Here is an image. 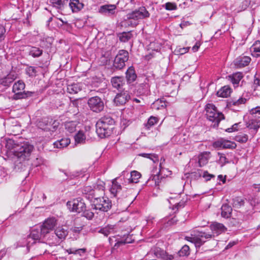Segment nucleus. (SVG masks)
I'll use <instances>...</instances> for the list:
<instances>
[{"label":"nucleus","instance_id":"obj_1","mask_svg":"<svg viewBox=\"0 0 260 260\" xmlns=\"http://www.w3.org/2000/svg\"><path fill=\"white\" fill-rule=\"evenodd\" d=\"M114 123V120L109 115L102 117L96 124V132L98 136L101 138L109 136Z\"/></svg>","mask_w":260,"mask_h":260},{"label":"nucleus","instance_id":"obj_2","mask_svg":"<svg viewBox=\"0 0 260 260\" xmlns=\"http://www.w3.org/2000/svg\"><path fill=\"white\" fill-rule=\"evenodd\" d=\"M214 235L207 233L204 232H195L190 237H186L185 239L193 243L196 247H200L207 240L214 237Z\"/></svg>","mask_w":260,"mask_h":260},{"label":"nucleus","instance_id":"obj_3","mask_svg":"<svg viewBox=\"0 0 260 260\" xmlns=\"http://www.w3.org/2000/svg\"><path fill=\"white\" fill-rule=\"evenodd\" d=\"M34 149V146L28 143H24L16 147L14 155L20 161L28 159Z\"/></svg>","mask_w":260,"mask_h":260},{"label":"nucleus","instance_id":"obj_4","mask_svg":"<svg viewBox=\"0 0 260 260\" xmlns=\"http://www.w3.org/2000/svg\"><path fill=\"white\" fill-rule=\"evenodd\" d=\"M24 88L25 84L23 81L19 80L15 83L12 89L13 92L15 93L13 99L15 100L24 99L31 96L34 94V92H33L23 91Z\"/></svg>","mask_w":260,"mask_h":260},{"label":"nucleus","instance_id":"obj_5","mask_svg":"<svg viewBox=\"0 0 260 260\" xmlns=\"http://www.w3.org/2000/svg\"><path fill=\"white\" fill-rule=\"evenodd\" d=\"M129 54L127 51L120 50L115 57L113 68L114 70H121L125 66V62L128 60Z\"/></svg>","mask_w":260,"mask_h":260},{"label":"nucleus","instance_id":"obj_6","mask_svg":"<svg viewBox=\"0 0 260 260\" xmlns=\"http://www.w3.org/2000/svg\"><path fill=\"white\" fill-rule=\"evenodd\" d=\"M87 103L90 109L95 113H100L104 108L103 102L102 99L98 96L89 98Z\"/></svg>","mask_w":260,"mask_h":260},{"label":"nucleus","instance_id":"obj_7","mask_svg":"<svg viewBox=\"0 0 260 260\" xmlns=\"http://www.w3.org/2000/svg\"><path fill=\"white\" fill-rule=\"evenodd\" d=\"M94 208L102 211L107 212L111 207V201L107 197H102L93 201Z\"/></svg>","mask_w":260,"mask_h":260},{"label":"nucleus","instance_id":"obj_8","mask_svg":"<svg viewBox=\"0 0 260 260\" xmlns=\"http://www.w3.org/2000/svg\"><path fill=\"white\" fill-rule=\"evenodd\" d=\"M67 206L71 211L79 213L82 212L86 208L85 204L82 200L79 199L68 201L67 203Z\"/></svg>","mask_w":260,"mask_h":260},{"label":"nucleus","instance_id":"obj_9","mask_svg":"<svg viewBox=\"0 0 260 260\" xmlns=\"http://www.w3.org/2000/svg\"><path fill=\"white\" fill-rule=\"evenodd\" d=\"M149 13L145 7H141L127 15V18L129 20H137L149 17Z\"/></svg>","mask_w":260,"mask_h":260},{"label":"nucleus","instance_id":"obj_10","mask_svg":"<svg viewBox=\"0 0 260 260\" xmlns=\"http://www.w3.org/2000/svg\"><path fill=\"white\" fill-rule=\"evenodd\" d=\"M57 225V220L54 217L48 218L46 219L43 224L41 225L40 228L42 229V231L43 234H49L50 231L53 230L54 227Z\"/></svg>","mask_w":260,"mask_h":260},{"label":"nucleus","instance_id":"obj_11","mask_svg":"<svg viewBox=\"0 0 260 260\" xmlns=\"http://www.w3.org/2000/svg\"><path fill=\"white\" fill-rule=\"evenodd\" d=\"M84 105L85 103L83 102L81 99L71 101L69 105L68 112L78 114L82 112L81 109Z\"/></svg>","mask_w":260,"mask_h":260},{"label":"nucleus","instance_id":"obj_12","mask_svg":"<svg viewBox=\"0 0 260 260\" xmlns=\"http://www.w3.org/2000/svg\"><path fill=\"white\" fill-rule=\"evenodd\" d=\"M130 99V95L126 90H122L117 93L114 99V102L116 105H122Z\"/></svg>","mask_w":260,"mask_h":260},{"label":"nucleus","instance_id":"obj_13","mask_svg":"<svg viewBox=\"0 0 260 260\" xmlns=\"http://www.w3.org/2000/svg\"><path fill=\"white\" fill-rule=\"evenodd\" d=\"M153 253L156 257L163 260H172L174 258L172 255L168 254L165 251L158 247L154 248Z\"/></svg>","mask_w":260,"mask_h":260},{"label":"nucleus","instance_id":"obj_14","mask_svg":"<svg viewBox=\"0 0 260 260\" xmlns=\"http://www.w3.org/2000/svg\"><path fill=\"white\" fill-rule=\"evenodd\" d=\"M116 6L115 5H105L102 6L99 10L100 13L107 16H111L115 14Z\"/></svg>","mask_w":260,"mask_h":260},{"label":"nucleus","instance_id":"obj_15","mask_svg":"<svg viewBox=\"0 0 260 260\" xmlns=\"http://www.w3.org/2000/svg\"><path fill=\"white\" fill-rule=\"evenodd\" d=\"M250 61L251 58L249 56H239L235 60L234 64L237 68H241L247 66Z\"/></svg>","mask_w":260,"mask_h":260},{"label":"nucleus","instance_id":"obj_16","mask_svg":"<svg viewBox=\"0 0 260 260\" xmlns=\"http://www.w3.org/2000/svg\"><path fill=\"white\" fill-rule=\"evenodd\" d=\"M210 228L212 233L217 235L220 234L226 231V228L223 224L217 222L212 223Z\"/></svg>","mask_w":260,"mask_h":260},{"label":"nucleus","instance_id":"obj_17","mask_svg":"<svg viewBox=\"0 0 260 260\" xmlns=\"http://www.w3.org/2000/svg\"><path fill=\"white\" fill-rule=\"evenodd\" d=\"M243 77V75L242 73L237 72L231 75L228 76V78L229 80L233 83L234 86H238L240 81Z\"/></svg>","mask_w":260,"mask_h":260},{"label":"nucleus","instance_id":"obj_18","mask_svg":"<svg viewBox=\"0 0 260 260\" xmlns=\"http://www.w3.org/2000/svg\"><path fill=\"white\" fill-rule=\"evenodd\" d=\"M45 236V234H43L41 228L40 229H34L29 235L28 239H32L34 240H39Z\"/></svg>","mask_w":260,"mask_h":260},{"label":"nucleus","instance_id":"obj_19","mask_svg":"<svg viewBox=\"0 0 260 260\" xmlns=\"http://www.w3.org/2000/svg\"><path fill=\"white\" fill-rule=\"evenodd\" d=\"M69 6L73 12H78L84 7V4L79 0H70Z\"/></svg>","mask_w":260,"mask_h":260},{"label":"nucleus","instance_id":"obj_20","mask_svg":"<svg viewBox=\"0 0 260 260\" xmlns=\"http://www.w3.org/2000/svg\"><path fill=\"white\" fill-rule=\"evenodd\" d=\"M210 152L205 151L199 154L198 156V163L199 167H202L208 163L210 157Z\"/></svg>","mask_w":260,"mask_h":260},{"label":"nucleus","instance_id":"obj_21","mask_svg":"<svg viewBox=\"0 0 260 260\" xmlns=\"http://www.w3.org/2000/svg\"><path fill=\"white\" fill-rule=\"evenodd\" d=\"M16 77L15 75L10 74L6 77L2 78L0 80V84L5 87H9L11 84L15 80Z\"/></svg>","mask_w":260,"mask_h":260},{"label":"nucleus","instance_id":"obj_22","mask_svg":"<svg viewBox=\"0 0 260 260\" xmlns=\"http://www.w3.org/2000/svg\"><path fill=\"white\" fill-rule=\"evenodd\" d=\"M27 49L28 54L34 58L39 57L43 54V50L36 47L29 46Z\"/></svg>","mask_w":260,"mask_h":260},{"label":"nucleus","instance_id":"obj_23","mask_svg":"<svg viewBox=\"0 0 260 260\" xmlns=\"http://www.w3.org/2000/svg\"><path fill=\"white\" fill-rule=\"evenodd\" d=\"M251 55L255 57L260 56V41H255L250 48Z\"/></svg>","mask_w":260,"mask_h":260},{"label":"nucleus","instance_id":"obj_24","mask_svg":"<svg viewBox=\"0 0 260 260\" xmlns=\"http://www.w3.org/2000/svg\"><path fill=\"white\" fill-rule=\"evenodd\" d=\"M221 216L225 218H228L231 217L232 211V208L229 205L225 204H223L221 208Z\"/></svg>","mask_w":260,"mask_h":260},{"label":"nucleus","instance_id":"obj_25","mask_svg":"<svg viewBox=\"0 0 260 260\" xmlns=\"http://www.w3.org/2000/svg\"><path fill=\"white\" fill-rule=\"evenodd\" d=\"M83 193L85 194L87 199L93 202L94 196V188L90 186H85L83 190Z\"/></svg>","mask_w":260,"mask_h":260},{"label":"nucleus","instance_id":"obj_26","mask_svg":"<svg viewBox=\"0 0 260 260\" xmlns=\"http://www.w3.org/2000/svg\"><path fill=\"white\" fill-rule=\"evenodd\" d=\"M207 118L209 120L214 122V127L218 126L220 121L224 119V115H209Z\"/></svg>","mask_w":260,"mask_h":260},{"label":"nucleus","instance_id":"obj_27","mask_svg":"<svg viewBox=\"0 0 260 260\" xmlns=\"http://www.w3.org/2000/svg\"><path fill=\"white\" fill-rule=\"evenodd\" d=\"M126 77L129 83H132L136 80L137 75L135 73L134 68L133 67H129L127 70L126 72Z\"/></svg>","mask_w":260,"mask_h":260},{"label":"nucleus","instance_id":"obj_28","mask_svg":"<svg viewBox=\"0 0 260 260\" xmlns=\"http://www.w3.org/2000/svg\"><path fill=\"white\" fill-rule=\"evenodd\" d=\"M231 92V88L228 86L222 87L217 92V95L222 98H227Z\"/></svg>","mask_w":260,"mask_h":260},{"label":"nucleus","instance_id":"obj_29","mask_svg":"<svg viewBox=\"0 0 260 260\" xmlns=\"http://www.w3.org/2000/svg\"><path fill=\"white\" fill-rule=\"evenodd\" d=\"M82 88L79 83H74L68 85L67 86V91L71 94H76L81 91Z\"/></svg>","mask_w":260,"mask_h":260},{"label":"nucleus","instance_id":"obj_30","mask_svg":"<svg viewBox=\"0 0 260 260\" xmlns=\"http://www.w3.org/2000/svg\"><path fill=\"white\" fill-rule=\"evenodd\" d=\"M111 83L113 87L119 90L123 85V78L121 77H113L111 79Z\"/></svg>","mask_w":260,"mask_h":260},{"label":"nucleus","instance_id":"obj_31","mask_svg":"<svg viewBox=\"0 0 260 260\" xmlns=\"http://www.w3.org/2000/svg\"><path fill=\"white\" fill-rule=\"evenodd\" d=\"M121 190V185L117 183L116 179L112 181V184L110 188V191L114 197H116L117 194Z\"/></svg>","mask_w":260,"mask_h":260},{"label":"nucleus","instance_id":"obj_32","mask_svg":"<svg viewBox=\"0 0 260 260\" xmlns=\"http://www.w3.org/2000/svg\"><path fill=\"white\" fill-rule=\"evenodd\" d=\"M94 196L93 200L102 198L103 195L104 194V187L102 185H98L94 187Z\"/></svg>","mask_w":260,"mask_h":260},{"label":"nucleus","instance_id":"obj_33","mask_svg":"<svg viewBox=\"0 0 260 260\" xmlns=\"http://www.w3.org/2000/svg\"><path fill=\"white\" fill-rule=\"evenodd\" d=\"M166 107L165 101L161 99H158L151 105V108L155 110L164 109Z\"/></svg>","mask_w":260,"mask_h":260},{"label":"nucleus","instance_id":"obj_34","mask_svg":"<svg viewBox=\"0 0 260 260\" xmlns=\"http://www.w3.org/2000/svg\"><path fill=\"white\" fill-rule=\"evenodd\" d=\"M70 143V140L68 138L61 139L59 141L54 142L53 145L54 147L58 148H62L67 147Z\"/></svg>","mask_w":260,"mask_h":260},{"label":"nucleus","instance_id":"obj_35","mask_svg":"<svg viewBox=\"0 0 260 260\" xmlns=\"http://www.w3.org/2000/svg\"><path fill=\"white\" fill-rule=\"evenodd\" d=\"M56 236L60 239H64L68 235L67 230L62 227H58L55 231Z\"/></svg>","mask_w":260,"mask_h":260},{"label":"nucleus","instance_id":"obj_36","mask_svg":"<svg viewBox=\"0 0 260 260\" xmlns=\"http://www.w3.org/2000/svg\"><path fill=\"white\" fill-rule=\"evenodd\" d=\"M133 37L131 31L123 32L118 34L119 40L122 42H128Z\"/></svg>","mask_w":260,"mask_h":260},{"label":"nucleus","instance_id":"obj_37","mask_svg":"<svg viewBox=\"0 0 260 260\" xmlns=\"http://www.w3.org/2000/svg\"><path fill=\"white\" fill-rule=\"evenodd\" d=\"M77 124V123L76 121L66 122L64 123L65 128L69 133H72L75 132Z\"/></svg>","mask_w":260,"mask_h":260},{"label":"nucleus","instance_id":"obj_38","mask_svg":"<svg viewBox=\"0 0 260 260\" xmlns=\"http://www.w3.org/2000/svg\"><path fill=\"white\" fill-rule=\"evenodd\" d=\"M141 176V174L137 171H133L131 172V177L128 179L129 182L135 183H138Z\"/></svg>","mask_w":260,"mask_h":260},{"label":"nucleus","instance_id":"obj_39","mask_svg":"<svg viewBox=\"0 0 260 260\" xmlns=\"http://www.w3.org/2000/svg\"><path fill=\"white\" fill-rule=\"evenodd\" d=\"M205 111L208 114H222L217 111V108L213 104H207L205 107Z\"/></svg>","mask_w":260,"mask_h":260},{"label":"nucleus","instance_id":"obj_40","mask_svg":"<svg viewBox=\"0 0 260 260\" xmlns=\"http://www.w3.org/2000/svg\"><path fill=\"white\" fill-rule=\"evenodd\" d=\"M115 229V226L112 225H108L101 229L99 233L103 234L105 236L107 237L109 234L113 233Z\"/></svg>","mask_w":260,"mask_h":260},{"label":"nucleus","instance_id":"obj_41","mask_svg":"<svg viewBox=\"0 0 260 260\" xmlns=\"http://www.w3.org/2000/svg\"><path fill=\"white\" fill-rule=\"evenodd\" d=\"M247 127L250 129H253L256 131L260 127V121L256 120H251L246 123Z\"/></svg>","mask_w":260,"mask_h":260},{"label":"nucleus","instance_id":"obj_42","mask_svg":"<svg viewBox=\"0 0 260 260\" xmlns=\"http://www.w3.org/2000/svg\"><path fill=\"white\" fill-rule=\"evenodd\" d=\"M86 136L82 131H79L75 136V142L77 143H83L85 142Z\"/></svg>","mask_w":260,"mask_h":260},{"label":"nucleus","instance_id":"obj_43","mask_svg":"<svg viewBox=\"0 0 260 260\" xmlns=\"http://www.w3.org/2000/svg\"><path fill=\"white\" fill-rule=\"evenodd\" d=\"M49 2L54 7L61 8L68 3V0H49Z\"/></svg>","mask_w":260,"mask_h":260},{"label":"nucleus","instance_id":"obj_44","mask_svg":"<svg viewBox=\"0 0 260 260\" xmlns=\"http://www.w3.org/2000/svg\"><path fill=\"white\" fill-rule=\"evenodd\" d=\"M198 173L200 176H202V177L205 178L206 181L210 180L212 178H214L215 175L213 174H209L207 171H204L202 173V171L201 170H199L198 171Z\"/></svg>","mask_w":260,"mask_h":260},{"label":"nucleus","instance_id":"obj_45","mask_svg":"<svg viewBox=\"0 0 260 260\" xmlns=\"http://www.w3.org/2000/svg\"><path fill=\"white\" fill-rule=\"evenodd\" d=\"M19 145L15 144L14 141L12 140H9L7 141L6 147L7 149L9 150H13V152L15 150V149H16V147H18Z\"/></svg>","mask_w":260,"mask_h":260},{"label":"nucleus","instance_id":"obj_46","mask_svg":"<svg viewBox=\"0 0 260 260\" xmlns=\"http://www.w3.org/2000/svg\"><path fill=\"white\" fill-rule=\"evenodd\" d=\"M158 121L157 117L154 116H151L148 120L147 123L145 124V127L147 129H149L150 127L154 125Z\"/></svg>","mask_w":260,"mask_h":260},{"label":"nucleus","instance_id":"obj_47","mask_svg":"<svg viewBox=\"0 0 260 260\" xmlns=\"http://www.w3.org/2000/svg\"><path fill=\"white\" fill-rule=\"evenodd\" d=\"M146 86L145 84H141L137 87L136 93L137 95H143L146 92Z\"/></svg>","mask_w":260,"mask_h":260},{"label":"nucleus","instance_id":"obj_48","mask_svg":"<svg viewBox=\"0 0 260 260\" xmlns=\"http://www.w3.org/2000/svg\"><path fill=\"white\" fill-rule=\"evenodd\" d=\"M26 74L29 77H35L36 76L37 71L36 68L35 67L29 66L25 69Z\"/></svg>","mask_w":260,"mask_h":260},{"label":"nucleus","instance_id":"obj_49","mask_svg":"<svg viewBox=\"0 0 260 260\" xmlns=\"http://www.w3.org/2000/svg\"><path fill=\"white\" fill-rule=\"evenodd\" d=\"M139 155L144 157L148 158L153 160L154 162L158 160L157 155L154 154L143 153L139 154Z\"/></svg>","mask_w":260,"mask_h":260},{"label":"nucleus","instance_id":"obj_50","mask_svg":"<svg viewBox=\"0 0 260 260\" xmlns=\"http://www.w3.org/2000/svg\"><path fill=\"white\" fill-rule=\"evenodd\" d=\"M51 122V121H50L49 119H42L41 120H39L37 123L38 126L42 129H46V128L44 127L45 126L48 125Z\"/></svg>","mask_w":260,"mask_h":260},{"label":"nucleus","instance_id":"obj_51","mask_svg":"<svg viewBox=\"0 0 260 260\" xmlns=\"http://www.w3.org/2000/svg\"><path fill=\"white\" fill-rule=\"evenodd\" d=\"M178 254L180 256H187L189 254V247L188 246L185 245L179 251Z\"/></svg>","mask_w":260,"mask_h":260},{"label":"nucleus","instance_id":"obj_52","mask_svg":"<svg viewBox=\"0 0 260 260\" xmlns=\"http://www.w3.org/2000/svg\"><path fill=\"white\" fill-rule=\"evenodd\" d=\"M236 146L235 143L223 139L222 148H235Z\"/></svg>","mask_w":260,"mask_h":260},{"label":"nucleus","instance_id":"obj_53","mask_svg":"<svg viewBox=\"0 0 260 260\" xmlns=\"http://www.w3.org/2000/svg\"><path fill=\"white\" fill-rule=\"evenodd\" d=\"M248 136L246 134L237 135L235 137V140L240 143H246L248 140Z\"/></svg>","mask_w":260,"mask_h":260},{"label":"nucleus","instance_id":"obj_54","mask_svg":"<svg viewBox=\"0 0 260 260\" xmlns=\"http://www.w3.org/2000/svg\"><path fill=\"white\" fill-rule=\"evenodd\" d=\"M246 101V99L245 98H239L237 100H233L231 102H230L229 103V105L231 106L232 105L235 106V105H239L240 104H244Z\"/></svg>","mask_w":260,"mask_h":260},{"label":"nucleus","instance_id":"obj_55","mask_svg":"<svg viewBox=\"0 0 260 260\" xmlns=\"http://www.w3.org/2000/svg\"><path fill=\"white\" fill-rule=\"evenodd\" d=\"M82 213L83 216L88 219H91L94 216V213L89 210H86V208L84 211H82Z\"/></svg>","mask_w":260,"mask_h":260},{"label":"nucleus","instance_id":"obj_56","mask_svg":"<svg viewBox=\"0 0 260 260\" xmlns=\"http://www.w3.org/2000/svg\"><path fill=\"white\" fill-rule=\"evenodd\" d=\"M165 9L167 10H175L177 9V6L175 3H167L165 4Z\"/></svg>","mask_w":260,"mask_h":260},{"label":"nucleus","instance_id":"obj_57","mask_svg":"<svg viewBox=\"0 0 260 260\" xmlns=\"http://www.w3.org/2000/svg\"><path fill=\"white\" fill-rule=\"evenodd\" d=\"M218 155L219 156V163L221 164L222 166L229 162V161L227 160L226 157L224 156V154L219 152V153H218Z\"/></svg>","mask_w":260,"mask_h":260},{"label":"nucleus","instance_id":"obj_58","mask_svg":"<svg viewBox=\"0 0 260 260\" xmlns=\"http://www.w3.org/2000/svg\"><path fill=\"white\" fill-rule=\"evenodd\" d=\"M6 28L0 24V42L3 41L5 38Z\"/></svg>","mask_w":260,"mask_h":260},{"label":"nucleus","instance_id":"obj_59","mask_svg":"<svg viewBox=\"0 0 260 260\" xmlns=\"http://www.w3.org/2000/svg\"><path fill=\"white\" fill-rule=\"evenodd\" d=\"M150 181H153L155 185H159V176L158 175H154L151 177L147 181V182H150Z\"/></svg>","mask_w":260,"mask_h":260},{"label":"nucleus","instance_id":"obj_60","mask_svg":"<svg viewBox=\"0 0 260 260\" xmlns=\"http://www.w3.org/2000/svg\"><path fill=\"white\" fill-rule=\"evenodd\" d=\"M223 139H220L213 143V147L215 148H222Z\"/></svg>","mask_w":260,"mask_h":260},{"label":"nucleus","instance_id":"obj_61","mask_svg":"<svg viewBox=\"0 0 260 260\" xmlns=\"http://www.w3.org/2000/svg\"><path fill=\"white\" fill-rule=\"evenodd\" d=\"M131 243V241L129 240H128L127 238L125 239L124 240H120L118 241L117 243H115L114 247H119L121 245H124L126 243Z\"/></svg>","mask_w":260,"mask_h":260},{"label":"nucleus","instance_id":"obj_62","mask_svg":"<svg viewBox=\"0 0 260 260\" xmlns=\"http://www.w3.org/2000/svg\"><path fill=\"white\" fill-rule=\"evenodd\" d=\"M86 251V248H80L75 250V254H78L82 256L83 254L85 253Z\"/></svg>","mask_w":260,"mask_h":260},{"label":"nucleus","instance_id":"obj_63","mask_svg":"<svg viewBox=\"0 0 260 260\" xmlns=\"http://www.w3.org/2000/svg\"><path fill=\"white\" fill-rule=\"evenodd\" d=\"M260 85V80L256 78L254 79L253 82V88L254 90L256 89V88Z\"/></svg>","mask_w":260,"mask_h":260},{"label":"nucleus","instance_id":"obj_64","mask_svg":"<svg viewBox=\"0 0 260 260\" xmlns=\"http://www.w3.org/2000/svg\"><path fill=\"white\" fill-rule=\"evenodd\" d=\"M201 44L200 42H196V44L192 47V50L193 52H197L200 48Z\"/></svg>","mask_w":260,"mask_h":260}]
</instances>
